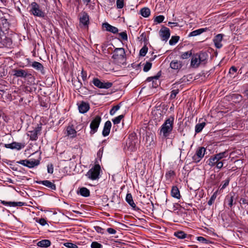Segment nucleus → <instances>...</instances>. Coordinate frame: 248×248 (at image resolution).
I'll return each instance as SVG.
<instances>
[{
	"label": "nucleus",
	"mask_w": 248,
	"mask_h": 248,
	"mask_svg": "<svg viewBox=\"0 0 248 248\" xmlns=\"http://www.w3.org/2000/svg\"><path fill=\"white\" fill-rule=\"evenodd\" d=\"M174 119L173 117H170L167 119L164 123L162 125L159 134L163 138L167 137L171 133L173 128Z\"/></svg>",
	"instance_id": "f257e3e1"
},
{
	"label": "nucleus",
	"mask_w": 248,
	"mask_h": 248,
	"mask_svg": "<svg viewBox=\"0 0 248 248\" xmlns=\"http://www.w3.org/2000/svg\"><path fill=\"white\" fill-rule=\"evenodd\" d=\"M207 58V55L205 53L201 52L194 55L192 56L191 65L194 67H197L200 63H204Z\"/></svg>",
	"instance_id": "f03ea898"
},
{
	"label": "nucleus",
	"mask_w": 248,
	"mask_h": 248,
	"mask_svg": "<svg viewBox=\"0 0 248 248\" xmlns=\"http://www.w3.org/2000/svg\"><path fill=\"white\" fill-rule=\"evenodd\" d=\"M14 76L17 77L23 78L26 79H28L30 82H32L34 79V77L31 74L29 73L27 71L22 69L15 70Z\"/></svg>",
	"instance_id": "7ed1b4c3"
},
{
	"label": "nucleus",
	"mask_w": 248,
	"mask_h": 248,
	"mask_svg": "<svg viewBox=\"0 0 248 248\" xmlns=\"http://www.w3.org/2000/svg\"><path fill=\"white\" fill-rule=\"evenodd\" d=\"M125 52L123 48H116L113 51L112 58L117 61H124L125 60Z\"/></svg>",
	"instance_id": "20e7f679"
},
{
	"label": "nucleus",
	"mask_w": 248,
	"mask_h": 248,
	"mask_svg": "<svg viewBox=\"0 0 248 248\" xmlns=\"http://www.w3.org/2000/svg\"><path fill=\"white\" fill-rule=\"evenodd\" d=\"M100 167L99 165H95L87 173L86 176L92 180H96L98 178L100 173Z\"/></svg>",
	"instance_id": "39448f33"
},
{
	"label": "nucleus",
	"mask_w": 248,
	"mask_h": 248,
	"mask_svg": "<svg viewBox=\"0 0 248 248\" xmlns=\"http://www.w3.org/2000/svg\"><path fill=\"white\" fill-rule=\"evenodd\" d=\"M30 12L36 16L43 17L45 16L44 12L40 9L39 5L35 2L31 3Z\"/></svg>",
	"instance_id": "423d86ee"
},
{
	"label": "nucleus",
	"mask_w": 248,
	"mask_h": 248,
	"mask_svg": "<svg viewBox=\"0 0 248 248\" xmlns=\"http://www.w3.org/2000/svg\"><path fill=\"white\" fill-rule=\"evenodd\" d=\"M101 121V117L99 116H96L92 121L90 124V128L91 129L90 133L91 134H94L97 131Z\"/></svg>",
	"instance_id": "0eeeda50"
},
{
	"label": "nucleus",
	"mask_w": 248,
	"mask_h": 248,
	"mask_svg": "<svg viewBox=\"0 0 248 248\" xmlns=\"http://www.w3.org/2000/svg\"><path fill=\"white\" fill-rule=\"evenodd\" d=\"M93 82V84L101 89H108L111 87L112 83L109 82H102L98 78H94Z\"/></svg>",
	"instance_id": "6e6552de"
},
{
	"label": "nucleus",
	"mask_w": 248,
	"mask_h": 248,
	"mask_svg": "<svg viewBox=\"0 0 248 248\" xmlns=\"http://www.w3.org/2000/svg\"><path fill=\"white\" fill-rule=\"evenodd\" d=\"M206 149L203 147H199L196 153V154L193 156V160L195 162H199L204 156Z\"/></svg>",
	"instance_id": "1a4fd4ad"
},
{
	"label": "nucleus",
	"mask_w": 248,
	"mask_h": 248,
	"mask_svg": "<svg viewBox=\"0 0 248 248\" xmlns=\"http://www.w3.org/2000/svg\"><path fill=\"white\" fill-rule=\"evenodd\" d=\"M159 33L163 41H167L170 37V30L166 27H162Z\"/></svg>",
	"instance_id": "9d476101"
},
{
	"label": "nucleus",
	"mask_w": 248,
	"mask_h": 248,
	"mask_svg": "<svg viewBox=\"0 0 248 248\" xmlns=\"http://www.w3.org/2000/svg\"><path fill=\"white\" fill-rule=\"evenodd\" d=\"M36 183L39 184H42L51 190H55L56 188V185L48 180L39 181H36Z\"/></svg>",
	"instance_id": "9b49d317"
},
{
	"label": "nucleus",
	"mask_w": 248,
	"mask_h": 248,
	"mask_svg": "<svg viewBox=\"0 0 248 248\" xmlns=\"http://www.w3.org/2000/svg\"><path fill=\"white\" fill-rule=\"evenodd\" d=\"M195 239L200 243L204 245L214 243L213 239L208 237L205 238L202 236H197Z\"/></svg>",
	"instance_id": "f8f14e48"
},
{
	"label": "nucleus",
	"mask_w": 248,
	"mask_h": 248,
	"mask_svg": "<svg viewBox=\"0 0 248 248\" xmlns=\"http://www.w3.org/2000/svg\"><path fill=\"white\" fill-rule=\"evenodd\" d=\"M223 35L222 34H218L215 37L214 39V42L216 47L217 48H220L222 46L221 41L223 39Z\"/></svg>",
	"instance_id": "ddd939ff"
},
{
	"label": "nucleus",
	"mask_w": 248,
	"mask_h": 248,
	"mask_svg": "<svg viewBox=\"0 0 248 248\" xmlns=\"http://www.w3.org/2000/svg\"><path fill=\"white\" fill-rule=\"evenodd\" d=\"M41 129L37 127L32 131H29L28 136H30V139L32 140H36L38 138V135L40 133Z\"/></svg>",
	"instance_id": "4468645a"
},
{
	"label": "nucleus",
	"mask_w": 248,
	"mask_h": 248,
	"mask_svg": "<svg viewBox=\"0 0 248 248\" xmlns=\"http://www.w3.org/2000/svg\"><path fill=\"white\" fill-rule=\"evenodd\" d=\"M111 127V122L109 121H107L105 124L102 132V134L104 137L107 136L109 135Z\"/></svg>",
	"instance_id": "2eb2a0df"
},
{
	"label": "nucleus",
	"mask_w": 248,
	"mask_h": 248,
	"mask_svg": "<svg viewBox=\"0 0 248 248\" xmlns=\"http://www.w3.org/2000/svg\"><path fill=\"white\" fill-rule=\"evenodd\" d=\"M80 23L84 26L88 25L89 21V16L87 13L83 12L80 15Z\"/></svg>",
	"instance_id": "dca6fc26"
},
{
	"label": "nucleus",
	"mask_w": 248,
	"mask_h": 248,
	"mask_svg": "<svg viewBox=\"0 0 248 248\" xmlns=\"http://www.w3.org/2000/svg\"><path fill=\"white\" fill-rule=\"evenodd\" d=\"M103 27L106 30V31L113 33H115L118 31V29L117 28L109 25L108 23H104L103 24Z\"/></svg>",
	"instance_id": "f3484780"
},
{
	"label": "nucleus",
	"mask_w": 248,
	"mask_h": 248,
	"mask_svg": "<svg viewBox=\"0 0 248 248\" xmlns=\"http://www.w3.org/2000/svg\"><path fill=\"white\" fill-rule=\"evenodd\" d=\"M51 245V242L48 239H44L38 242L36 244L37 246L41 248H48Z\"/></svg>",
	"instance_id": "a211bd4d"
},
{
	"label": "nucleus",
	"mask_w": 248,
	"mask_h": 248,
	"mask_svg": "<svg viewBox=\"0 0 248 248\" xmlns=\"http://www.w3.org/2000/svg\"><path fill=\"white\" fill-rule=\"evenodd\" d=\"M89 105L85 102H82L78 106V109L80 113H84L86 112L89 109Z\"/></svg>",
	"instance_id": "6ab92c4d"
},
{
	"label": "nucleus",
	"mask_w": 248,
	"mask_h": 248,
	"mask_svg": "<svg viewBox=\"0 0 248 248\" xmlns=\"http://www.w3.org/2000/svg\"><path fill=\"white\" fill-rule=\"evenodd\" d=\"M1 203L2 204H3L4 205H8L10 206H13V207L22 206L23 205H24V204H25L24 202H5L4 201H1Z\"/></svg>",
	"instance_id": "aec40b11"
},
{
	"label": "nucleus",
	"mask_w": 248,
	"mask_h": 248,
	"mask_svg": "<svg viewBox=\"0 0 248 248\" xmlns=\"http://www.w3.org/2000/svg\"><path fill=\"white\" fill-rule=\"evenodd\" d=\"M171 196L177 199H180L181 195L180 194L179 190L178 187L176 186H174L172 187L171 191Z\"/></svg>",
	"instance_id": "412c9836"
},
{
	"label": "nucleus",
	"mask_w": 248,
	"mask_h": 248,
	"mask_svg": "<svg viewBox=\"0 0 248 248\" xmlns=\"http://www.w3.org/2000/svg\"><path fill=\"white\" fill-rule=\"evenodd\" d=\"M207 30V28H201L198 30H195L190 32V33L188 34V36H196L197 35L201 34L204 31H206Z\"/></svg>",
	"instance_id": "4be33fe9"
},
{
	"label": "nucleus",
	"mask_w": 248,
	"mask_h": 248,
	"mask_svg": "<svg viewBox=\"0 0 248 248\" xmlns=\"http://www.w3.org/2000/svg\"><path fill=\"white\" fill-rule=\"evenodd\" d=\"M39 164V161L35 159L27 160V167L29 168H33Z\"/></svg>",
	"instance_id": "5701e85b"
},
{
	"label": "nucleus",
	"mask_w": 248,
	"mask_h": 248,
	"mask_svg": "<svg viewBox=\"0 0 248 248\" xmlns=\"http://www.w3.org/2000/svg\"><path fill=\"white\" fill-rule=\"evenodd\" d=\"M228 156V153L227 151L219 153L215 155L214 156L216 159L218 161H220L222 159Z\"/></svg>",
	"instance_id": "b1692460"
},
{
	"label": "nucleus",
	"mask_w": 248,
	"mask_h": 248,
	"mask_svg": "<svg viewBox=\"0 0 248 248\" xmlns=\"http://www.w3.org/2000/svg\"><path fill=\"white\" fill-rule=\"evenodd\" d=\"M181 63L178 61H172L170 63V67L173 69L177 70L181 67Z\"/></svg>",
	"instance_id": "393cba45"
},
{
	"label": "nucleus",
	"mask_w": 248,
	"mask_h": 248,
	"mask_svg": "<svg viewBox=\"0 0 248 248\" xmlns=\"http://www.w3.org/2000/svg\"><path fill=\"white\" fill-rule=\"evenodd\" d=\"M67 135L71 138H74L76 136V131L73 128L72 126H69L67 127Z\"/></svg>",
	"instance_id": "a878e982"
},
{
	"label": "nucleus",
	"mask_w": 248,
	"mask_h": 248,
	"mask_svg": "<svg viewBox=\"0 0 248 248\" xmlns=\"http://www.w3.org/2000/svg\"><path fill=\"white\" fill-rule=\"evenodd\" d=\"M32 66L37 70L43 73V71L44 70V68L41 63L37 62H34L32 64Z\"/></svg>",
	"instance_id": "bb28decb"
},
{
	"label": "nucleus",
	"mask_w": 248,
	"mask_h": 248,
	"mask_svg": "<svg viewBox=\"0 0 248 248\" xmlns=\"http://www.w3.org/2000/svg\"><path fill=\"white\" fill-rule=\"evenodd\" d=\"M126 146L129 150L133 151H134L136 148V142L134 140H129V141L126 143Z\"/></svg>",
	"instance_id": "cd10ccee"
},
{
	"label": "nucleus",
	"mask_w": 248,
	"mask_h": 248,
	"mask_svg": "<svg viewBox=\"0 0 248 248\" xmlns=\"http://www.w3.org/2000/svg\"><path fill=\"white\" fill-rule=\"evenodd\" d=\"M140 14L143 17H148L150 15V10L148 8H143L140 11Z\"/></svg>",
	"instance_id": "c85d7f7f"
},
{
	"label": "nucleus",
	"mask_w": 248,
	"mask_h": 248,
	"mask_svg": "<svg viewBox=\"0 0 248 248\" xmlns=\"http://www.w3.org/2000/svg\"><path fill=\"white\" fill-rule=\"evenodd\" d=\"M80 194L83 197H88L90 196V191L86 187H81L79 189Z\"/></svg>",
	"instance_id": "c756f323"
},
{
	"label": "nucleus",
	"mask_w": 248,
	"mask_h": 248,
	"mask_svg": "<svg viewBox=\"0 0 248 248\" xmlns=\"http://www.w3.org/2000/svg\"><path fill=\"white\" fill-rule=\"evenodd\" d=\"M126 201L132 207H135L136 206V204L133 200L132 196L131 194H127L126 196Z\"/></svg>",
	"instance_id": "7c9ffc66"
},
{
	"label": "nucleus",
	"mask_w": 248,
	"mask_h": 248,
	"mask_svg": "<svg viewBox=\"0 0 248 248\" xmlns=\"http://www.w3.org/2000/svg\"><path fill=\"white\" fill-rule=\"evenodd\" d=\"M205 125V123H201L197 124L195 126V132L196 133L200 132L202 130Z\"/></svg>",
	"instance_id": "2f4dec72"
},
{
	"label": "nucleus",
	"mask_w": 248,
	"mask_h": 248,
	"mask_svg": "<svg viewBox=\"0 0 248 248\" xmlns=\"http://www.w3.org/2000/svg\"><path fill=\"white\" fill-rule=\"evenodd\" d=\"M175 236L179 239L189 238L190 235H187V233H174Z\"/></svg>",
	"instance_id": "473e14b6"
},
{
	"label": "nucleus",
	"mask_w": 248,
	"mask_h": 248,
	"mask_svg": "<svg viewBox=\"0 0 248 248\" xmlns=\"http://www.w3.org/2000/svg\"><path fill=\"white\" fill-rule=\"evenodd\" d=\"M217 160L216 159L215 157L213 156L210 157L208 160V165L211 167L216 165Z\"/></svg>",
	"instance_id": "72a5a7b5"
},
{
	"label": "nucleus",
	"mask_w": 248,
	"mask_h": 248,
	"mask_svg": "<svg viewBox=\"0 0 248 248\" xmlns=\"http://www.w3.org/2000/svg\"><path fill=\"white\" fill-rule=\"evenodd\" d=\"M63 245L68 248H78V246L76 244L71 242L64 243Z\"/></svg>",
	"instance_id": "f704fd0d"
},
{
	"label": "nucleus",
	"mask_w": 248,
	"mask_h": 248,
	"mask_svg": "<svg viewBox=\"0 0 248 248\" xmlns=\"http://www.w3.org/2000/svg\"><path fill=\"white\" fill-rule=\"evenodd\" d=\"M124 118L123 115H120L118 117H116L114 119L112 120V122L114 124H118L120 123L121 120Z\"/></svg>",
	"instance_id": "c9c22d12"
},
{
	"label": "nucleus",
	"mask_w": 248,
	"mask_h": 248,
	"mask_svg": "<svg viewBox=\"0 0 248 248\" xmlns=\"http://www.w3.org/2000/svg\"><path fill=\"white\" fill-rule=\"evenodd\" d=\"M179 40L178 36H172L170 40L169 41V44L170 45H173L176 44Z\"/></svg>",
	"instance_id": "e433bc0d"
},
{
	"label": "nucleus",
	"mask_w": 248,
	"mask_h": 248,
	"mask_svg": "<svg viewBox=\"0 0 248 248\" xmlns=\"http://www.w3.org/2000/svg\"><path fill=\"white\" fill-rule=\"evenodd\" d=\"M120 108L119 105H116L114 106L110 110V114L111 115H114L116 112Z\"/></svg>",
	"instance_id": "4c0bfd02"
},
{
	"label": "nucleus",
	"mask_w": 248,
	"mask_h": 248,
	"mask_svg": "<svg viewBox=\"0 0 248 248\" xmlns=\"http://www.w3.org/2000/svg\"><path fill=\"white\" fill-rule=\"evenodd\" d=\"M192 55L191 51L184 52L181 55V58L183 59H186L189 58Z\"/></svg>",
	"instance_id": "58836bf2"
},
{
	"label": "nucleus",
	"mask_w": 248,
	"mask_h": 248,
	"mask_svg": "<svg viewBox=\"0 0 248 248\" xmlns=\"http://www.w3.org/2000/svg\"><path fill=\"white\" fill-rule=\"evenodd\" d=\"M91 247L92 248H102V245L97 242H93L91 243Z\"/></svg>",
	"instance_id": "ea45409f"
},
{
	"label": "nucleus",
	"mask_w": 248,
	"mask_h": 248,
	"mask_svg": "<svg viewBox=\"0 0 248 248\" xmlns=\"http://www.w3.org/2000/svg\"><path fill=\"white\" fill-rule=\"evenodd\" d=\"M152 67V63L150 62H146L143 67L144 72H148Z\"/></svg>",
	"instance_id": "a19ab883"
},
{
	"label": "nucleus",
	"mask_w": 248,
	"mask_h": 248,
	"mask_svg": "<svg viewBox=\"0 0 248 248\" xmlns=\"http://www.w3.org/2000/svg\"><path fill=\"white\" fill-rule=\"evenodd\" d=\"M117 8L118 9H122L124 5V0H117L116 1Z\"/></svg>",
	"instance_id": "79ce46f5"
},
{
	"label": "nucleus",
	"mask_w": 248,
	"mask_h": 248,
	"mask_svg": "<svg viewBox=\"0 0 248 248\" xmlns=\"http://www.w3.org/2000/svg\"><path fill=\"white\" fill-rule=\"evenodd\" d=\"M178 93H179V90L178 89H176V90H172L171 92V93H170V98L171 99L175 98L176 96V95Z\"/></svg>",
	"instance_id": "37998d69"
},
{
	"label": "nucleus",
	"mask_w": 248,
	"mask_h": 248,
	"mask_svg": "<svg viewBox=\"0 0 248 248\" xmlns=\"http://www.w3.org/2000/svg\"><path fill=\"white\" fill-rule=\"evenodd\" d=\"M21 148V144L16 142H13L12 145V149H16L17 150H20Z\"/></svg>",
	"instance_id": "c03bdc74"
},
{
	"label": "nucleus",
	"mask_w": 248,
	"mask_h": 248,
	"mask_svg": "<svg viewBox=\"0 0 248 248\" xmlns=\"http://www.w3.org/2000/svg\"><path fill=\"white\" fill-rule=\"evenodd\" d=\"M164 19V16L162 15L157 16L155 18V21L160 23L162 22Z\"/></svg>",
	"instance_id": "a18cd8bd"
},
{
	"label": "nucleus",
	"mask_w": 248,
	"mask_h": 248,
	"mask_svg": "<svg viewBox=\"0 0 248 248\" xmlns=\"http://www.w3.org/2000/svg\"><path fill=\"white\" fill-rule=\"evenodd\" d=\"M147 52V48L146 47H142L140 52V56H144Z\"/></svg>",
	"instance_id": "49530a36"
},
{
	"label": "nucleus",
	"mask_w": 248,
	"mask_h": 248,
	"mask_svg": "<svg viewBox=\"0 0 248 248\" xmlns=\"http://www.w3.org/2000/svg\"><path fill=\"white\" fill-rule=\"evenodd\" d=\"M119 35L121 39H122L124 40H127V35L125 32H121L119 34Z\"/></svg>",
	"instance_id": "de8ad7c7"
},
{
	"label": "nucleus",
	"mask_w": 248,
	"mask_h": 248,
	"mask_svg": "<svg viewBox=\"0 0 248 248\" xmlns=\"http://www.w3.org/2000/svg\"><path fill=\"white\" fill-rule=\"evenodd\" d=\"M223 161L224 160H222V161H218L217 162V164H216V167L217 169H220L221 168H222L223 167Z\"/></svg>",
	"instance_id": "09e8293b"
},
{
	"label": "nucleus",
	"mask_w": 248,
	"mask_h": 248,
	"mask_svg": "<svg viewBox=\"0 0 248 248\" xmlns=\"http://www.w3.org/2000/svg\"><path fill=\"white\" fill-rule=\"evenodd\" d=\"M36 221L39 222L42 226H45L47 224L46 221L43 218L39 219L38 221Z\"/></svg>",
	"instance_id": "8fccbe9b"
},
{
	"label": "nucleus",
	"mask_w": 248,
	"mask_h": 248,
	"mask_svg": "<svg viewBox=\"0 0 248 248\" xmlns=\"http://www.w3.org/2000/svg\"><path fill=\"white\" fill-rule=\"evenodd\" d=\"M118 237V236H112L110 237L109 240L111 241H113L116 243L120 242L119 240H120L121 239H116V238H117Z\"/></svg>",
	"instance_id": "3c124183"
},
{
	"label": "nucleus",
	"mask_w": 248,
	"mask_h": 248,
	"mask_svg": "<svg viewBox=\"0 0 248 248\" xmlns=\"http://www.w3.org/2000/svg\"><path fill=\"white\" fill-rule=\"evenodd\" d=\"M47 172L51 174L53 172V167L52 164L47 166Z\"/></svg>",
	"instance_id": "603ef678"
},
{
	"label": "nucleus",
	"mask_w": 248,
	"mask_h": 248,
	"mask_svg": "<svg viewBox=\"0 0 248 248\" xmlns=\"http://www.w3.org/2000/svg\"><path fill=\"white\" fill-rule=\"evenodd\" d=\"M216 198V196L215 195V194H214L210 198V199L209 200V201L208 202V204L209 205H211L213 204V202H214L215 201V199Z\"/></svg>",
	"instance_id": "864d4df0"
},
{
	"label": "nucleus",
	"mask_w": 248,
	"mask_h": 248,
	"mask_svg": "<svg viewBox=\"0 0 248 248\" xmlns=\"http://www.w3.org/2000/svg\"><path fill=\"white\" fill-rule=\"evenodd\" d=\"M236 71H237L236 68L234 66H232L230 69L229 73L233 74V73H235L236 72Z\"/></svg>",
	"instance_id": "5fc2aeb1"
},
{
	"label": "nucleus",
	"mask_w": 248,
	"mask_h": 248,
	"mask_svg": "<svg viewBox=\"0 0 248 248\" xmlns=\"http://www.w3.org/2000/svg\"><path fill=\"white\" fill-rule=\"evenodd\" d=\"M81 76L83 80H85L87 79V74L83 71L81 72Z\"/></svg>",
	"instance_id": "6e6d98bb"
},
{
	"label": "nucleus",
	"mask_w": 248,
	"mask_h": 248,
	"mask_svg": "<svg viewBox=\"0 0 248 248\" xmlns=\"http://www.w3.org/2000/svg\"><path fill=\"white\" fill-rule=\"evenodd\" d=\"M18 163L25 166H27V160H22L18 162Z\"/></svg>",
	"instance_id": "4d7b16f0"
},
{
	"label": "nucleus",
	"mask_w": 248,
	"mask_h": 248,
	"mask_svg": "<svg viewBox=\"0 0 248 248\" xmlns=\"http://www.w3.org/2000/svg\"><path fill=\"white\" fill-rule=\"evenodd\" d=\"M168 24H169V25L171 27L177 26L178 25L177 23H176V22H169L168 23Z\"/></svg>",
	"instance_id": "13d9d810"
},
{
	"label": "nucleus",
	"mask_w": 248,
	"mask_h": 248,
	"mask_svg": "<svg viewBox=\"0 0 248 248\" xmlns=\"http://www.w3.org/2000/svg\"><path fill=\"white\" fill-rule=\"evenodd\" d=\"M107 231L108 232H110V233L116 232V231L115 230H114L113 229L111 228H108L107 230Z\"/></svg>",
	"instance_id": "bf43d9fd"
},
{
	"label": "nucleus",
	"mask_w": 248,
	"mask_h": 248,
	"mask_svg": "<svg viewBox=\"0 0 248 248\" xmlns=\"http://www.w3.org/2000/svg\"><path fill=\"white\" fill-rule=\"evenodd\" d=\"M94 228L95 229V231L97 232H100L103 230V229H102L101 227H98V226L95 227Z\"/></svg>",
	"instance_id": "052dcab7"
},
{
	"label": "nucleus",
	"mask_w": 248,
	"mask_h": 248,
	"mask_svg": "<svg viewBox=\"0 0 248 248\" xmlns=\"http://www.w3.org/2000/svg\"><path fill=\"white\" fill-rule=\"evenodd\" d=\"M233 204V199L232 197H231L229 200V205L230 207H231Z\"/></svg>",
	"instance_id": "680f3d73"
},
{
	"label": "nucleus",
	"mask_w": 248,
	"mask_h": 248,
	"mask_svg": "<svg viewBox=\"0 0 248 248\" xmlns=\"http://www.w3.org/2000/svg\"><path fill=\"white\" fill-rule=\"evenodd\" d=\"M13 143L11 144H5L4 146L7 148H10L12 149Z\"/></svg>",
	"instance_id": "e2e57ef3"
},
{
	"label": "nucleus",
	"mask_w": 248,
	"mask_h": 248,
	"mask_svg": "<svg viewBox=\"0 0 248 248\" xmlns=\"http://www.w3.org/2000/svg\"><path fill=\"white\" fill-rule=\"evenodd\" d=\"M240 203L247 204L248 203L247 200L245 199H241L240 200Z\"/></svg>",
	"instance_id": "0e129e2a"
},
{
	"label": "nucleus",
	"mask_w": 248,
	"mask_h": 248,
	"mask_svg": "<svg viewBox=\"0 0 248 248\" xmlns=\"http://www.w3.org/2000/svg\"><path fill=\"white\" fill-rule=\"evenodd\" d=\"M229 184V180H227L225 183L222 185L221 189H224Z\"/></svg>",
	"instance_id": "69168bd1"
},
{
	"label": "nucleus",
	"mask_w": 248,
	"mask_h": 248,
	"mask_svg": "<svg viewBox=\"0 0 248 248\" xmlns=\"http://www.w3.org/2000/svg\"><path fill=\"white\" fill-rule=\"evenodd\" d=\"M82 0L84 1V2H86V3H88L91 0Z\"/></svg>",
	"instance_id": "338daca9"
},
{
	"label": "nucleus",
	"mask_w": 248,
	"mask_h": 248,
	"mask_svg": "<svg viewBox=\"0 0 248 248\" xmlns=\"http://www.w3.org/2000/svg\"><path fill=\"white\" fill-rule=\"evenodd\" d=\"M245 93H246V95L248 96V90H247L246 92H245Z\"/></svg>",
	"instance_id": "774afa93"
}]
</instances>
